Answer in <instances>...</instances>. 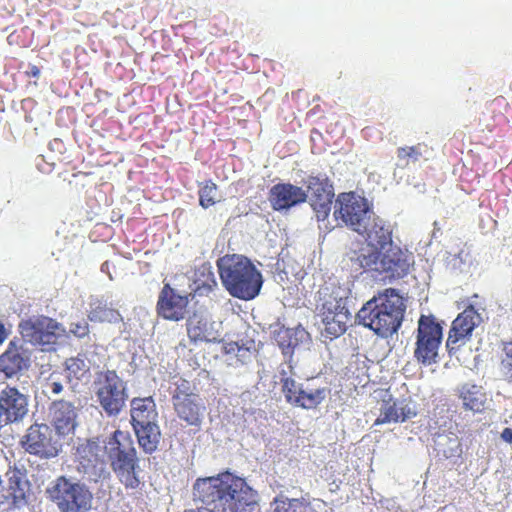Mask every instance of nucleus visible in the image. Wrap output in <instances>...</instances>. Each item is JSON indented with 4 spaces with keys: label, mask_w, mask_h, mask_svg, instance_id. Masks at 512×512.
I'll return each instance as SVG.
<instances>
[{
    "label": "nucleus",
    "mask_w": 512,
    "mask_h": 512,
    "mask_svg": "<svg viewBox=\"0 0 512 512\" xmlns=\"http://www.w3.org/2000/svg\"><path fill=\"white\" fill-rule=\"evenodd\" d=\"M281 391L285 397L287 403L296 406L299 402L300 393L302 392V386L299 385L295 379L291 377L281 378Z\"/></svg>",
    "instance_id": "nucleus-32"
},
{
    "label": "nucleus",
    "mask_w": 512,
    "mask_h": 512,
    "mask_svg": "<svg viewBox=\"0 0 512 512\" xmlns=\"http://www.w3.org/2000/svg\"><path fill=\"white\" fill-rule=\"evenodd\" d=\"M44 391L46 394L57 395L63 391V385L54 374H51L45 381Z\"/></svg>",
    "instance_id": "nucleus-35"
},
{
    "label": "nucleus",
    "mask_w": 512,
    "mask_h": 512,
    "mask_svg": "<svg viewBox=\"0 0 512 512\" xmlns=\"http://www.w3.org/2000/svg\"><path fill=\"white\" fill-rule=\"evenodd\" d=\"M416 416L408 404L404 402L397 403L396 401H385L381 407V412L375 420L374 425H382L391 422H404L407 419Z\"/></svg>",
    "instance_id": "nucleus-23"
},
{
    "label": "nucleus",
    "mask_w": 512,
    "mask_h": 512,
    "mask_svg": "<svg viewBox=\"0 0 512 512\" xmlns=\"http://www.w3.org/2000/svg\"><path fill=\"white\" fill-rule=\"evenodd\" d=\"M65 372L66 378L72 386H77L79 382L88 380L90 377V367L83 355L66 359Z\"/></svg>",
    "instance_id": "nucleus-25"
},
{
    "label": "nucleus",
    "mask_w": 512,
    "mask_h": 512,
    "mask_svg": "<svg viewBox=\"0 0 512 512\" xmlns=\"http://www.w3.org/2000/svg\"><path fill=\"white\" fill-rule=\"evenodd\" d=\"M26 452L40 458L56 457L61 451L60 435L47 424L31 425L21 439Z\"/></svg>",
    "instance_id": "nucleus-12"
},
{
    "label": "nucleus",
    "mask_w": 512,
    "mask_h": 512,
    "mask_svg": "<svg viewBox=\"0 0 512 512\" xmlns=\"http://www.w3.org/2000/svg\"><path fill=\"white\" fill-rule=\"evenodd\" d=\"M213 324L205 316L193 314L186 321V331L189 340L194 344L218 341L220 334L214 330Z\"/></svg>",
    "instance_id": "nucleus-21"
},
{
    "label": "nucleus",
    "mask_w": 512,
    "mask_h": 512,
    "mask_svg": "<svg viewBox=\"0 0 512 512\" xmlns=\"http://www.w3.org/2000/svg\"><path fill=\"white\" fill-rule=\"evenodd\" d=\"M458 396L465 410L475 413H480L484 410L487 398L481 386L465 383L459 388Z\"/></svg>",
    "instance_id": "nucleus-24"
},
{
    "label": "nucleus",
    "mask_w": 512,
    "mask_h": 512,
    "mask_svg": "<svg viewBox=\"0 0 512 512\" xmlns=\"http://www.w3.org/2000/svg\"><path fill=\"white\" fill-rule=\"evenodd\" d=\"M30 77L38 78L40 76V69L36 65H31L30 70L27 72Z\"/></svg>",
    "instance_id": "nucleus-39"
},
{
    "label": "nucleus",
    "mask_w": 512,
    "mask_h": 512,
    "mask_svg": "<svg viewBox=\"0 0 512 512\" xmlns=\"http://www.w3.org/2000/svg\"><path fill=\"white\" fill-rule=\"evenodd\" d=\"M326 394V388H317L312 390L302 389L299 402L296 404V407H301L307 410L315 409L325 400Z\"/></svg>",
    "instance_id": "nucleus-31"
},
{
    "label": "nucleus",
    "mask_w": 512,
    "mask_h": 512,
    "mask_svg": "<svg viewBox=\"0 0 512 512\" xmlns=\"http://www.w3.org/2000/svg\"><path fill=\"white\" fill-rule=\"evenodd\" d=\"M28 413V399L15 387L0 392V429L21 421Z\"/></svg>",
    "instance_id": "nucleus-18"
},
{
    "label": "nucleus",
    "mask_w": 512,
    "mask_h": 512,
    "mask_svg": "<svg viewBox=\"0 0 512 512\" xmlns=\"http://www.w3.org/2000/svg\"><path fill=\"white\" fill-rule=\"evenodd\" d=\"M406 305L394 288H386L368 300L356 314L357 322L375 334L388 337L402 324Z\"/></svg>",
    "instance_id": "nucleus-2"
},
{
    "label": "nucleus",
    "mask_w": 512,
    "mask_h": 512,
    "mask_svg": "<svg viewBox=\"0 0 512 512\" xmlns=\"http://www.w3.org/2000/svg\"><path fill=\"white\" fill-rule=\"evenodd\" d=\"M94 391L97 401L108 416H117L128 399L126 383L115 370L96 373Z\"/></svg>",
    "instance_id": "nucleus-8"
},
{
    "label": "nucleus",
    "mask_w": 512,
    "mask_h": 512,
    "mask_svg": "<svg viewBox=\"0 0 512 512\" xmlns=\"http://www.w3.org/2000/svg\"><path fill=\"white\" fill-rule=\"evenodd\" d=\"M319 315L324 325L322 333L329 339L343 335L351 318V314L346 308L345 299L333 294H329L323 299L319 308Z\"/></svg>",
    "instance_id": "nucleus-13"
},
{
    "label": "nucleus",
    "mask_w": 512,
    "mask_h": 512,
    "mask_svg": "<svg viewBox=\"0 0 512 512\" xmlns=\"http://www.w3.org/2000/svg\"><path fill=\"white\" fill-rule=\"evenodd\" d=\"M90 328L86 320L73 322L70 324V333L77 338H84L89 335Z\"/></svg>",
    "instance_id": "nucleus-36"
},
{
    "label": "nucleus",
    "mask_w": 512,
    "mask_h": 512,
    "mask_svg": "<svg viewBox=\"0 0 512 512\" xmlns=\"http://www.w3.org/2000/svg\"><path fill=\"white\" fill-rule=\"evenodd\" d=\"M334 217L358 234L365 236L377 231L379 227H388L375 215L368 201L354 192L340 194L335 202Z\"/></svg>",
    "instance_id": "nucleus-5"
},
{
    "label": "nucleus",
    "mask_w": 512,
    "mask_h": 512,
    "mask_svg": "<svg viewBox=\"0 0 512 512\" xmlns=\"http://www.w3.org/2000/svg\"><path fill=\"white\" fill-rule=\"evenodd\" d=\"M500 437L504 442H506L508 444H512V428H510V427L504 428L500 434Z\"/></svg>",
    "instance_id": "nucleus-38"
},
{
    "label": "nucleus",
    "mask_w": 512,
    "mask_h": 512,
    "mask_svg": "<svg viewBox=\"0 0 512 512\" xmlns=\"http://www.w3.org/2000/svg\"><path fill=\"white\" fill-rule=\"evenodd\" d=\"M503 352L501 371L507 379L512 381V340L504 344Z\"/></svg>",
    "instance_id": "nucleus-34"
},
{
    "label": "nucleus",
    "mask_w": 512,
    "mask_h": 512,
    "mask_svg": "<svg viewBox=\"0 0 512 512\" xmlns=\"http://www.w3.org/2000/svg\"><path fill=\"white\" fill-rule=\"evenodd\" d=\"M194 284V292L198 296H206L217 287L218 283L210 266L203 265L197 270Z\"/></svg>",
    "instance_id": "nucleus-28"
},
{
    "label": "nucleus",
    "mask_w": 512,
    "mask_h": 512,
    "mask_svg": "<svg viewBox=\"0 0 512 512\" xmlns=\"http://www.w3.org/2000/svg\"><path fill=\"white\" fill-rule=\"evenodd\" d=\"M307 193L299 186L291 183H278L269 191V202L275 211L288 210L306 202Z\"/></svg>",
    "instance_id": "nucleus-19"
},
{
    "label": "nucleus",
    "mask_w": 512,
    "mask_h": 512,
    "mask_svg": "<svg viewBox=\"0 0 512 512\" xmlns=\"http://www.w3.org/2000/svg\"><path fill=\"white\" fill-rule=\"evenodd\" d=\"M216 266L222 285L231 296L248 301L259 295L263 277L248 257L226 254L217 259Z\"/></svg>",
    "instance_id": "nucleus-3"
},
{
    "label": "nucleus",
    "mask_w": 512,
    "mask_h": 512,
    "mask_svg": "<svg viewBox=\"0 0 512 512\" xmlns=\"http://www.w3.org/2000/svg\"><path fill=\"white\" fill-rule=\"evenodd\" d=\"M97 450L98 445L90 441L77 448L76 457L85 473L95 470L98 465H103V462L97 454Z\"/></svg>",
    "instance_id": "nucleus-27"
},
{
    "label": "nucleus",
    "mask_w": 512,
    "mask_h": 512,
    "mask_svg": "<svg viewBox=\"0 0 512 512\" xmlns=\"http://www.w3.org/2000/svg\"><path fill=\"white\" fill-rule=\"evenodd\" d=\"M104 451L112 471L126 490H141L140 465L129 432L116 430L105 441Z\"/></svg>",
    "instance_id": "nucleus-4"
},
{
    "label": "nucleus",
    "mask_w": 512,
    "mask_h": 512,
    "mask_svg": "<svg viewBox=\"0 0 512 512\" xmlns=\"http://www.w3.org/2000/svg\"><path fill=\"white\" fill-rule=\"evenodd\" d=\"M2 459L0 458V462ZM3 469L0 467V491L4 490V499L13 507L21 508L28 504L31 491V484L27 478V472L24 468L17 465L8 464L4 475L6 478V486L2 478Z\"/></svg>",
    "instance_id": "nucleus-15"
},
{
    "label": "nucleus",
    "mask_w": 512,
    "mask_h": 512,
    "mask_svg": "<svg viewBox=\"0 0 512 512\" xmlns=\"http://www.w3.org/2000/svg\"><path fill=\"white\" fill-rule=\"evenodd\" d=\"M272 512H318L310 501L304 498H288L283 495L276 496L271 503Z\"/></svg>",
    "instance_id": "nucleus-26"
},
{
    "label": "nucleus",
    "mask_w": 512,
    "mask_h": 512,
    "mask_svg": "<svg viewBox=\"0 0 512 512\" xmlns=\"http://www.w3.org/2000/svg\"><path fill=\"white\" fill-rule=\"evenodd\" d=\"M305 185L309 203L318 221H324L330 214L334 188L326 175L308 176Z\"/></svg>",
    "instance_id": "nucleus-16"
},
{
    "label": "nucleus",
    "mask_w": 512,
    "mask_h": 512,
    "mask_svg": "<svg viewBox=\"0 0 512 512\" xmlns=\"http://www.w3.org/2000/svg\"><path fill=\"white\" fill-rule=\"evenodd\" d=\"M8 333L6 331V328L3 323L0 322V345L5 341L7 338Z\"/></svg>",
    "instance_id": "nucleus-40"
},
{
    "label": "nucleus",
    "mask_w": 512,
    "mask_h": 512,
    "mask_svg": "<svg viewBox=\"0 0 512 512\" xmlns=\"http://www.w3.org/2000/svg\"><path fill=\"white\" fill-rule=\"evenodd\" d=\"M29 359L24 356L18 340L9 342L7 349L0 355V373L10 378L28 367Z\"/></svg>",
    "instance_id": "nucleus-20"
},
{
    "label": "nucleus",
    "mask_w": 512,
    "mask_h": 512,
    "mask_svg": "<svg viewBox=\"0 0 512 512\" xmlns=\"http://www.w3.org/2000/svg\"><path fill=\"white\" fill-rule=\"evenodd\" d=\"M360 266L381 275L384 280H398L407 276L414 264V256L407 249L393 244L390 227H379L367 238L357 256Z\"/></svg>",
    "instance_id": "nucleus-1"
},
{
    "label": "nucleus",
    "mask_w": 512,
    "mask_h": 512,
    "mask_svg": "<svg viewBox=\"0 0 512 512\" xmlns=\"http://www.w3.org/2000/svg\"><path fill=\"white\" fill-rule=\"evenodd\" d=\"M291 336L292 331L287 328H281L276 333L275 339L284 354L296 346V341H293Z\"/></svg>",
    "instance_id": "nucleus-33"
},
{
    "label": "nucleus",
    "mask_w": 512,
    "mask_h": 512,
    "mask_svg": "<svg viewBox=\"0 0 512 512\" xmlns=\"http://www.w3.org/2000/svg\"><path fill=\"white\" fill-rule=\"evenodd\" d=\"M188 305V295L179 294L169 283H165L158 295L156 312L165 320L177 322L185 318Z\"/></svg>",
    "instance_id": "nucleus-17"
},
{
    "label": "nucleus",
    "mask_w": 512,
    "mask_h": 512,
    "mask_svg": "<svg viewBox=\"0 0 512 512\" xmlns=\"http://www.w3.org/2000/svg\"><path fill=\"white\" fill-rule=\"evenodd\" d=\"M482 316L474 305L469 304L452 321L448 337L446 340V349L449 355L456 354L465 346L472 337L473 331L482 323Z\"/></svg>",
    "instance_id": "nucleus-14"
},
{
    "label": "nucleus",
    "mask_w": 512,
    "mask_h": 512,
    "mask_svg": "<svg viewBox=\"0 0 512 512\" xmlns=\"http://www.w3.org/2000/svg\"><path fill=\"white\" fill-rule=\"evenodd\" d=\"M173 410L180 423L185 427L199 430L204 419L206 406L187 380L176 384L171 395Z\"/></svg>",
    "instance_id": "nucleus-9"
},
{
    "label": "nucleus",
    "mask_w": 512,
    "mask_h": 512,
    "mask_svg": "<svg viewBox=\"0 0 512 512\" xmlns=\"http://www.w3.org/2000/svg\"><path fill=\"white\" fill-rule=\"evenodd\" d=\"M420 156H421V152L419 151L418 147H416V146L400 147L397 149V157L400 160H407V159L411 158V159H413V161H417Z\"/></svg>",
    "instance_id": "nucleus-37"
},
{
    "label": "nucleus",
    "mask_w": 512,
    "mask_h": 512,
    "mask_svg": "<svg viewBox=\"0 0 512 512\" xmlns=\"http://www.w3.org/2000/svg\"><path fill=\"white\" fill-rule=\"evenodd\" d=\"M22 338L32 345L51 349L65 333L63 326L55 319L40 315L22 320L19 324Z\"/></svg>",
    "instance_id": "nucleus-10"
},
{
    "label": "nucleus",
    "mask_w": 512,
    "mask_h": 512,
    "mask_svg": "<svg viewBox=\"0 0 512 512\" xmlns=\"http://www.w3.org/2000/svg\"><path fill=\"white\" fill-rule=\"evenodd\" d=\"M131 424L138 443L146 453L157 449L160 429L157 425L158 412L153 398H133L131 400Z\"/></svg>",
    "instance_id": "nucleus-7"
},
{
    "label": "nucleus",
    "mask_w": 512,
    "mask_h": 512,
    "mask_svg": "<svg viewBox=\"0 0 512 512\" xmlns=\"http://www.w3.org/2000/svg\"><path fill=\"white\" fill-rule=\"evenodd\" d=\"M50 414L55 431L59 435L68 434L75 426L76 413L74 406L67 401H54L50 407Z\"/></svg>",
    "instance_id": "nucleus-22"
},
{
    "label": "nucleus",
    "mask_w": 512,
    "mask_h": 512,
    "mask_svg": "<svg viewBox=\"0 0 512 512\" xmlns=\"http://www.w3.org/2000/svg\"><path fill=\"white\" fill-rule=\"evenodd\" d=\"M88 319L92 322L99 323H117L121 320V315L118 310L101 302H96L91 306L88 313Z\"/></svg>",
    "instance_id": "nucleus-29"
},
{
    "label": "nucleus",
    "mask_w": 512,
    "mask_h": 512,
    "mask_svg": "<svg viewBox=\"0 0 512 512\" xmlns=\"http://www.w3.org/2000/svg\"><path fill=\"white\" fill-rule=\"evenodd\" d=\"M442 341V326L432 315H421L418 321L414 357L422 365L437 362L438 350Z\"/></svg>",
    "instance_id": "nucleus-11"
},
{
    "label": "nucleus",
    "mask_w": 512,
    "mask_h": 512,
    "mask_svg": "<svg viewBox=\"0 0 512 512\" xmlns=\"http://www.w3.org/2000/svg\"><path fill=\"white\" fill-rule=\"evenodd\" d=\"M46 495L60 512H86L93 499L86 484L65 475L56 477L48 485Z\"/></svg>",
    "instance_id": "nucleus-6"
},
{
    "label": "nucleus",
    "mask_w": 512,
    "mask_h": 512,
    "mask_svg": "<svg viewBox=\"0 0 512 512\" xmlns=\"http://www.w3.org/2000/svg\"><path fill=\"white\" fill-rule=\"evenodd\" d=\"M199 205L207 209L220 201L218 185L212 180H206L198 184Z\"/></svg>",
    "instance_id": "nucleus-30"
}]
</instances>
